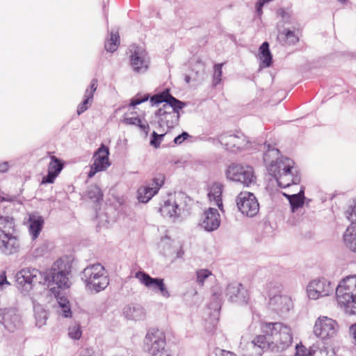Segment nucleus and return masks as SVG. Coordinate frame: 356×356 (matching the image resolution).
<instances>
[{"mask_svg":"<svg viewBox=\"0 0 356 356\" xmlns=\"http://www.w3.org/2000/svg\"><path fill=\"white\" fill-rule=\"evenodd\" d=\"M264 154V162L270 175L273 177L281 188L298 184L300 176L295 162L290 158L280 155L278 149L267 145Z\"/></svg>","mask_w":356,"mask_h":356,"instance_id":"obj_1","label":"nucleus"},{"mask_svg":"<svg viewBox=\"0 0 356 356\" xmlns=\"http://www.w3.org/2000/svg\"><path fill=\"white\" fill-rule=\"evenodd\" d=\"M162 102H165V104L156 113V115L159 118V126L161 127L172 128L178 123L179 118V111L183 108L186 104L172 97L168 90L154 95L150 97L152 106H155Z\"/></svg>","mask_w":356,"mask_h":356,"instance_id":"obj_2","label":"nucleus"},{"mask_svg":"<svg viewBox=\"0 0 356 356\" xmlns=\"http://www.w3.org/2000/svg\"><path fill=\"white\" fill-rule=\"evenodd\" d=\"M337 300L344 312L349 315H356V275L343 278L335 286Z\"/></svg>","mask_w":356,"mask_h":356,"instance_id":"obj_3","label":"nucleus"},{"mask_svg":"<svg viewBox=\"0 0 356 356\" xmlns=\"http://www.w3.org/2000/svg\"><path fill=\"white\" fill-rule=\"evenodd\" d=\"M86 289L91 293H97L106 289L109 278L104 267L99 263L90 264L81 275Z\"/></svg>","mask_w":356,"mask_h":356,"instance_id":"obj_4","label":"nucleus"},{"mask_svg":"<svg viewBox=\"0 0 356 356\" xmlns=\"http://www.w3.org/2000/svg\"><path fill=\"white\" fill-rule=\"evenodd\" d=\"M261 330L264 333H270L273 352L282 351L289 348L293 342L291 329L282 323H266Z\"/></svg>","mask_w":356,"mask_h":356,"instance_id":"obj_5","label":"nucleus"},{"mask_svg":"<svg viewBox=\"0 0 356 356\" xmlns=\"http://www.w3.org/2000/svg\"><path fill=\"white\" fill-rule=\"evenodd\" d=\"M16 284L19 290L28 295L37 284L45 285L50 282L47 273L41 272L33 268H24L15 275Z\"/></svg>","mask_w":356,"mask_h":356,"instance_id":"obj_6","label":"nucleus"},{"mask_svg":"<svg viewBox=\"0 0 356 356\" xmlns=\"http://www.w3.org/2000/svg\"><path fill=\"white\" fill-rule=\"evenodd\" d=\"M192 204V200L184 193L179 192L174 197L164 202L161 207V212L163 216L172 219L186 216L189 213Z\"/></svg>","mask_w":356,"mask_h":356,"instance_id":"obj_7","label":"nucleus"},{"mask_svg":"<svg viewBox=\"0 0 356 356\" xmlns=\"http://www.w3.org/2000/svg\"><path fill=\"white\" fill-rule=\"evenodd\" d=\"M72 264L67 257H62L56 260L52 265L49 273H47L50 282L45 285L49 287L55 284L58 286L56 289H66L70 286V274Z\"/></svg>","mask_w":356,"mask_h":356,"instance_id":"obj_8","label":"nucleus"},{"mask_svg":"<svg viewBox=\"0 0 356 356\" xmlns=\"http://www.w3.org/2000/svg\"><path fill=\"white\" fill-rule=\"evenodd\" d=\"M340 331L338 322L328 316H320L313 326L314 334L323 341H327L335 339Z\"/></svg>","mask_w":356,"mask_h":356,"instance_id":"obj_9","label":"nucleus"},{"mask_svg":"<svg viewBox=\"0 0 356 356\" xmlns=\"http://www.w3.org/2000/svg\"><path fill=\"white\" fill-rule=\"evenodd\" d=\"M228 179L242 184L244 186H250L256 183V175L253 168L250 165L233 163L226 170Z\"/></svg>","mask_w":356,"mask_h":356,"instance_id":"obj_10","label":"nucleus"},{"mask_svg":"<svg viewBox=\"0 0 356 356\" xmlns=\"http://www.w3.org/2000/svg\"><path fill=\"white\" fill-rule=\"evenodd\" d=\"M218 141L226 149L237 152L248 147L250 141L242 132H227L218 137Z\"/></svg>","mask_w":356,"mask_h":356,"instance_id":"obj_11","label":"nucleus"},{"mask_svg":"<svg viewBox=\"0 0 356 356\" xmlns=\"http://www.w3.org/2000/svg\"><path fill=\"white\" fill-rule=\"evenodd\" d=\"M143 342L145 349L151 356H158L167 351L165 349V334L158 329H149L145 337Z\"/></svg>","mask_w":356,"mask_h":356,"instance_id":"obj_12","label":"nucleus"},{"mask_svg":"<svg viewBox=\"0 0 356 356\" xmlns=\"http://www.w3.org/2000/svg\"><path fill=\"white\" fill-rule=\"evenodd\" d=\"M238 211L245 216L253 218L259 211V204L256 196L250 192L242 191L236 197Z\"/></svg>","mask_w":356,"mask_h":356,"instance_id":"obj_13","label":"nucleus"},{"mask_svg":"<svg viewBox=\"0 0 356 356\" xmlns=\"http://www.w3.org/2000/svg\"><path fill=\"white\" fill-rule=\"evenodd\" d=\"M335 284L324 278H316L309 282L307 293L309 299L318 300L332 295L335 291Z\"/></svg>","mask_w":356,"mask_h":356,"instance_id":"obj_14","label":"nucleus"},{"mask_svg":"<svg viewBox=\"0 0 356 356\" xmlns=\"http://www.w3.org/2000/svg\"><path fill=\"white\" fill-rule=\"evenodd\" d=\"M130 53V65L133 71L137 74L146 72L150 64L146 50L142 47L133 45L131 46Z\"/></svg>","mask_w":356,"mask_h":356,"instance_id":"obj_15","label":"nucleus"},{"mask_svg":"<svg viewBox=\"0 0 356 356\" xmlns=\"http://www.w3.org/2000/svg\"><path fill=\"white\" fill-rule=\"evenodd\" d=\"M165 177L158 175L145 186H140L137 191V199L140 202H148L159 191L163 185Z\"/></svg>","mask_w":356,"mask_h":356,"instance_id":"obj_16","label":"nucleus"},{"mask_svg":"<svg viewBox=\"0 0 356 356\" xmlns=\"http://www.w3.org/2000/svg\"><path fill=\"white\" fill-rule=\"evenodd\" d=\"M135 277L149 289L155 293H159L165 298H170V293L164 283L163 279L152 277L143 271L137 272Z\"/></svg>","mask_w":356,"mask_h":356,"instance_id":"obj_17","label":"nucleus"},{"mask_svg":"<svg viewBox=\"0 0 356 356\" xmlns=\"http://www.w3.org/2000/svg\"><path fill=\"white\" fill-rule=\"evenodd\" d=\"M109 149L106 146L102 145L93 156V163L90 166L88 177L91 178L101 171L106 170L111 165L108 159Z\"/></svg>","mask_w":356,"mask_h":356,"instance_id":"obj_18","label":"nucleus"},{"mask_svg":"<svg viewBox=\"0 0 356 356\" xmlns=\"http://www.w3.org/2000/svg\"><path fill=\"white\" fill-rule=\"evenodd\" d=\"M268 307L272 311L282 316L292 309L293 302L291 298L286 295L278 293L273 295V293L270 291Z\"/></svg>","mask_w":356,"mask_h":356,"instance_id":"obj_19","label":"nucleus"},{"mask_svg":"<svg viewBox=\"0 0 356 356\" xmlns=\"http://www.w3.org/2000/svg\"><path fill=\"white\" fill-rule=\"evenodd\" d=\"M0 323L10 332H14L22 325V318L19 312L15 308L0 309Z\"/></svg>","mask_w":356,"mask_h":356,"instance_id":"obj_20","label":"nucleus"},{"mask_svg":"<svg viewBox=\"0 0 356 356\" xmlns=\"http://www.w3.org/2000/svg\"><path fill=\"white\" fill-rule=\"evenodd\" d=\"M226 296L230 302L237 304H245L249 300L248 290L238 282H233L227 286Z\"/></svg>","mask_w":356,"mask_h":356,"instance_id":"obj_21","label":"nucleus"},{"mask_svg":"<svg viewBox=\"0 0 356 356\" xmlns=\"http://www.w3.org/2000/svg\"><path fill=\"white\" fill-rule=\"evenodd\" d=\"M220 225V214L216 209L209 208L201 216L199 225L207 232L216 230Z\"/></svg>","mask_w":356,"mask_h":356,"instance_id":"obj_22","label":"nucleus"},{"mask_svg":"<svg viewBox=\"0 0 356 356\" xmlns=\"http://www.w3.org/2000/svg\"><path fill=\"white\" fill-rule=\"evenodd\" d=\"M277 40L282 45H292L299 41L298 30L294 26L284 27L281 23L277 24Z\"/></svg>","mask_w":356,"mask_h":356,"instance_id":"obj_23","label":"nucleus"},{"mask_svg":"<svg viewBox=\"0 0 356 356\" xmlns=\"http://www.w3.org/2000/svg\"><path fill=\"white\" fill-rule=\"evenodd\" d=\"M19 250V242L13 234L0 235V252L5 255H11Z\"/></svg>","mask_w":356,"mask_h":356,"instance_id":"obj_24","label":"nucleus"},{"mask_svg":"<svg viewBox=\"0 0 356 356\" xmlns=\"http://www.w3.org/2000/svg\"><path fill=\"white\" fill-rule=\"evenodd\" d=\"M29 232L33 240L36 239L44 225V219L37 213H31L29 215Z\"/></svg>","mask_w":356,"mask_h":356,"instance_id":"obj_25","label":"nucleus"},{"mask_svg":"<svg viewBox=\"0 0 356 356\" xmlns=\"http://www.w3.org/2000/svg\"><path fill=\"white\" fill-rule=\"evenodd\" d=\"M123 314L129 320L143 321L146 318L145 308L138 304H129L123 309Z\"/></svg>","mask_w":356,"mask_h":356,"instance_id":"obj_26","label":"nucleus"},{"mask_svg":"<svg viewBox=\"0 0 356 356\" xmlns=\"http://www.w3.org/2000/svg\"><path fill=\"white\" fill-rule=\"evenodd\" d=\"M50 291L52 295L56 298L58 307L60 308L59 313L65 318L72 316V311L68 300L63 296H61L60 291L56 287H51Z\"/></svg>","mask_w":356,"mask_h":356,"instance_id":"obj_27","label":"nucleus"},{"mask_svg":"<svg viewBox=\"0 0 356 356\" xmlns=\"http://www.w3.org/2000/svg\"><path fill=\"white\" fill-rule=\"evenodd\" d=\"M222 185L220 183H214L209 190L208 197L213 205L217 206L221 211L223 210L222 201Z\"/></svg>","mask_w":356,"mask_h":356,"instance_id":"obj_28","label":"nucleus"},{"mask_svg":"<svg viewBox=\"0 0 356 356\" xmlns=\"http://www.w3.org/2000/svg\"><path fill=\"white\" fill-rule=\"evenodd\" d=\"M346 246L351 251L356 252V224L351 223L343 234Z\"/></svg>","mask_w":356,"mask_h":356,"instance_id":"obj_29","label":"nucleus"},{"mask_svg":"<svg viewBox=\"0 0 356 356\" xmlns=\"http://www.w3.org/2000/svg\"><path fill=\"white\" fill-rule=\"evenodd\" d=\"M283 195L289 200L292 212H295L303 207L305 197L303 190H300L298 193L293 195H288L284 193Z\"/></svg>","mask_w":356,"mask_h":356,"instance_id":"obj_30","label":"nucleus"},{"mask_svg":"<svg viewBox=\"0 0 356 356\" xmlns=\"http://www.w3.org/2000/svg\"><path fill=\"white\" fill-rule=\"evenodd\" d=\"M259 59L261 67H268L270 66L272 55L269 50V44L267 42H263L259 47Z\"/></svg>","mask_w":356,"mask_h":356,"instance_id":"obj_31","label":"nucleus"},{"mask_svg":"<svg viewBox=\"0 0 356 356\" xmlns=\"http://www.w3.org/2000/svg\"><path fill=\"white\" fill-rule=\"evenodd\" d=\"M327 355V350L325 349H319L317 346H313L309 349L304 346L297 347L298 356H323Z\"/></svg>","mask_w":356,"mask_h":356,"instance_id":"obj_32","label":"nucleus"},{"mask_svg":"<svg viewBox=\"0 0 356 356\" xmlns=\"http://www.w3.org/2000/svg\"><path fill=\"white\" fill-rule=\"evenodd\" d=\"M254 344L261 349H270L273 351V343L270 333H265L264 335H259L256 337L253 341Z\"/></svg>","mask_w":356,"mask_h":356,"instance_id":"obj_33","label":"nucleus"},{"mask_svg":"<svg viewBox=\"0 0 356 356\" xmlns=\"http://www.w3.org/2000/svg\"><path fill=\"white\" fill-rule=\"evenodd\" d=\"M15 229L14 219L9 216L0 217V235L13 234Z\"/></svg>","mask_w":356,"mask_h":356,"instance_id":"obj_34","label":"nucleus"},{"mask_svg":"<svg viewBox=\"0 0 356 356\" xmlns=\"http://www.w3.org/2000/svg\"><path fill=\"white\" fill-rule=\"evenodd\" d=\"M35 325L41 327L46 324L47 319V311L40 305L34 307Z\"/></svg>","mask_w":356,"mask_h":356,"instance_id":"obj_35","label":"nucleus"},{"mask_svg":"<svg viewBox=\"0 0 356 356\" xmlns=\"http://www.w3.org/2000/svg\"><path fill=\"white\" fill-rule=\"evenodd\" d=\"M120 44V36L118 32L112 31L110 33V38L105 42V49L107 51L114 52Z\"/></svg>","mask_w":356,"mask_h":356,"instance_id":"obj_36","label":"nucleus"},{"mask_svg":"<svg viewBox=\"0 0 356 356\" xmlns=\"http://www.w3.org/2000/svg\"><path fill=\"white\" fill-rule=\"evenodd\" d=\"M87 196L92 202H99L102 200L103 193L97 186L93 185L88 188Z\"/></svg>","mask_w":356,"mask_h":356,"instance_id":"obj_37","label":"nucleus"},{"mask_svg":"<svg viewBox=\"0 0 356 356\" xmlns=\"http://www.w3.org/2000/svg\"><path fill=\"white\" fill-rule=\"evenodd\" d=\"M63 168V163L55 156H51V161L48 165V171L59 175Z\"/></svg>","mask_w":356,"mask_h":356,"instance_id":"obj_38","label":"nucleus"},{"mask_svg":"<svg viewBox=\"0 0 356 356\" xmlns=\"http://www.w3.org/2000/svg\"><path fill=\"white\" fill-rule=\"evenodd\" d=\"M277 15L280 17V20L277 24L281 23L283 24L284 27H286V25H291L293 26L295 23V19L292 17L291 14L283 9H279L277 11Z\"/></svg>","mask_w":356,"mask_h":356,"instance_id":"obj_39","label":"nucleus"},{"mask_svg":"<svg viewBox=\"0 0 356 356\" xmlns=\"http://www.w3.org/2000/svg\"><path fill=\"white\" fill-rule=\"evenodd\" d=\"M124 122L127 124L137 125L141 130L147 134L149 130V125L147 122L143 123L142 120L137 117L126 118L124 119Z\"/></svg>","mask_w":356,"mask_h":356,"instance_id":"obj_40","label":"nucleus"},{"mask_svg":"<svg viewBox=\"0 0 356 356\" xmlns=\"http://www.w3.org/2000/svg\"><path fill=\"white\" fill-rule=\"evenodd\" d=\"M212 275V273L208 269H199L196 271V282L199 285L203 286L205 280Z\"/></svg>","mask_w":356,"mask_h":356,"instance_id":"obj_41","label":"nucleus"},{"mask_svg":"<svg viewBox=\"0 0 356 356\" xmlns=\"http://www.w3.org/2000/svg\"><path fill=\"white\" fill-rule=\"evenodd\" d=\"M82 335V331L81 325L79 323H74L71 325L68 328V336L74 340H78Z\"/></svg>","mask_w":356,"mask_h":356,"instance_id":"obj_42","label":"nucleus"},{"mask_svg":"<svg viewBox=\"0 0 356 356\" xmlns=\"http://www.w3.org/2000/svg\"><path fill=\"white\" fill-rule=\"evenodd\" d=\"M97 88V80L93 79L90 83V87L88 88L84 94V99L93 102L94 93Z\"/></svg>","mask_w":356,"mask_h":356,"instance_id":"obj_43","label":"nucleus"},{"mask_svg":"<svg viewBox=\"0 0 356 356\" xmlns=\"http://www.w3.org/2000/svg\"><path fill=\"white\" fill-rule=\"evenodd\" d=\"M222 64H216L214 65V72L213 75V83L214 86L220 83L222 80Z\"/></svg>","mask_w":356,"mask_h":356,"instance_id":"obj_44","label":"nucleus"},{"mask_svg":"<svg viewBox=\"0 0 356 356\" xmlns=\"http://www.w3.org/2000/svg\"><path fill=\"white\" fill-rule=\"evenodd\" d=\"M165 136V134H158L156 132L153 131L152 137L150 140V145L155 148L159 147L162 138Z\"/></svg>","mask_w":356,"mask_h":356,"instance_id":"obj_45","label":"nucleus"},{"mask_svg":"<svg viewBox=\"0 0 356 356\" xmlns=\"http://www.w3.org/2000/svg\"><path fill=\"white\" fill-rule=\"evenodd\" d=\"M148 99H149V95H147V94L144 95L143 96L137 95L135 97H134L133 99H131V102H130V106L134 107L136 105H138L143 102L147 101Z\"/></svg>","mask_w":356,"mask_h":356,"instance_id":"obj_46","label":"nucleus"},{"mask_svg":"<svg viewBox=\"0 0 356 356\" xmlns=\"http://www.w3.org/2000/svg\"><path fill=\"white\" fill-rule=\"evenodd\" d=\"M92 102L83 98V102L79 104L77 107V114L79 115L85 112L92 104Z\"/></svg>","mask_w":356,"mask_h":356,"instance_id":"obj_47","label":"nucleus"},{"mask_svg":"<svg viewBox=\"0 0 356 356\" xmlns=\"http://www.w3.org/2000/svg\"><path fill=\"white\" fill-rule=\"evenodd\" d=\"M10 286V283L7 280L6 273L5 271L0 273V291H3Z\"/></svg>","mask_w":356,"mask_h":356,"instance_id":"obj_48","label":"nucleus"},{"mask_svg":"<svg viewBox=\"0 0 356 356\" xmlns=\"http://www.w3.org/2000/svg\"><path fill=\"white\" fill-rule=\"evenodd\" d=\"M347 218L352 223L356 224V201L354 205L346 212Z\"/></svg>","mask_w":356,"mask_h":356,"instance_id":"obj_49","label":"nucleus"},{"mask_svg":"<svg viewBox=\"0 0 356 356\" xmlns=\"http://www.w3.org/2000/svg\"><path fill=\"white\" fill-rule=\"evenodd\" d=\"M270 1V0H258L257 1V2L256 3V5H255V8H256V13L258 17H261L263 13V11H262L263 6L266 3H267Z\"/></svg>","mask_w":356,"mask_h":356,"instance_id":"obj_50","label":"nucleus"},{"mask_svg":"<svg viewBox=\"0 0 356 356\" xmlns=\"http://www.w3.org/2000/svg\"><path fill=\"white\" fill-rule=\"evenodd\" d=\"M57 177L58 175L48 171L47 175L43 177L42 184H52Z\"/></svg>","mask_w":356,"mask_h":356,"instance_id":"obj_51","label":"nucleus"},{"mask_svg":"<svg viewBox=\"0 0 356 356\" xmlns=\"http://www.w3.org/2000/svg\"><path fill=\"white\" fill-rule=\"evenodd\" d=\"M221 296L222 293L221 291H216L215 289H213V298L216 300V305L213 307L216 309L218 307H220V305L221 302Z\"/></svg>","mask_w":356,"mask_h":356,"instance_id":"obj_52","label":"nucleus"},{"mask_svg":"<svg viewBox=\"0 0 356 356\" xmlns=\"http://www.w3.org/2000/svg\"><path fill=\"white\" fill-rule=\"evenodd\" d=\"M189 136L188 134L186 132H183L181 134L175 137L174 139V142L175 144H181L183 141H184Z\"/></svg>","mask_w":356,"mask_h":356,"instance_id":"obj_53","label":"nucleus"},{"mask_svg":"<svg viewBox=\"0 0 356 356\" xmlns=\"http://www.w3.org/2000/svg\"><path fill=\"white\" fill-rule=\"evenodd\" d=\"M349 335L353 338V343L356 345V323L349 327Z\"/></svg>","mask_w":356,"mask_h":356,"instance_id":"obj_54","label":"nucleus"},{"mask_svg":"<svg viewBox=\"0 0 356 356\" xmlns=\"http://www.w3.org/2000/svg\"><path fill=\"white\" fill-rule=\"evenodd\" d=\"M46 250L47 247L45 245H41L35 250L34 254L35 257L42 256L46 252Z\"/></svg>","mask_w":356,"mask_h":356,"instance_id":"obj_55","label":"nucleus"},{"mask_svg":"<svg viewBox=\"0 0 356 356\" xmlns=\"http://www.w3.org/2000/svg\"><path fill=\"white\" fill-rule=\"evenodd\" d=\"M8 163L3 162L0 163V172H5L8 170Z\"/></svg>","mask_w":356,"mask_h":356,"instance_id":"obj_56","label":"nucleus"},{"mask_svg":"<svg viewBox=\"0 0 356 356\" xmlns=\"http://www.w3.org/2000/svg\"><path fill=\"white\" fill-rule=\"evenodd\" d=\"M220 356H236L234 353L230 351L222 350Z\"/></svg>","mask_w":356,"mask_h":356,"instance_id":"obj_57","label":"nucleus"},{"mask_svg":"<svg viewBox=\"0 0 356 356\" xmlns=\"http://www.w3.org/2000/svg\"><path fill=\"white\" fill-rule=\"evenodd\" d=\"M158 356H174V355H172L170 354V353H168V351L167 350V351H165V352H164V353H163L160 354V355H158Z\"/></svg>","mask_w":356,"mask_h":356,"instance_id":"obj_58","label":"nucleus"},{"mask_svg":"<svg viewBox=\"0 0 356 356\" xmlns=\"http://www.w3.org/2000/svg\"><path fill=\"white\" fill-rule=\"evenodd\" d=\"M184 252H181V251H179L178 253H177V257H181L182 255H183Z\"/></svg>","mask_w":356,"mask_h":356,"instance_id":"obj_59","label":"nucleus"},{"mask_svg":"<svg viewBox=\"0 0 356 356\" xmlns=\"http://www.w3.org/2000/svg\"><path fill=\"white\" fill-rule=\"evenodd\" d=\"M339 2H341V3H346L347 2L348 0H338Z\"/></svg>","mask_w":356,"mask_h":356,"instance_id":"obj_60","label":"nucleus"},{"mask_svg":"<svg viewBox=\"0 0 356 356\" xmlns=\"http://www.w3.org/2000/svg\"><path fill=\"white\" fill-rule=\"evenodd\" d=\"M189 79H189V77H188V76H187V77H186V82H189Z\"/></svg>","mask_w":356,"mask_h":356,"instance_id":"obj_61","label":"nucleus"}]
</instances>
